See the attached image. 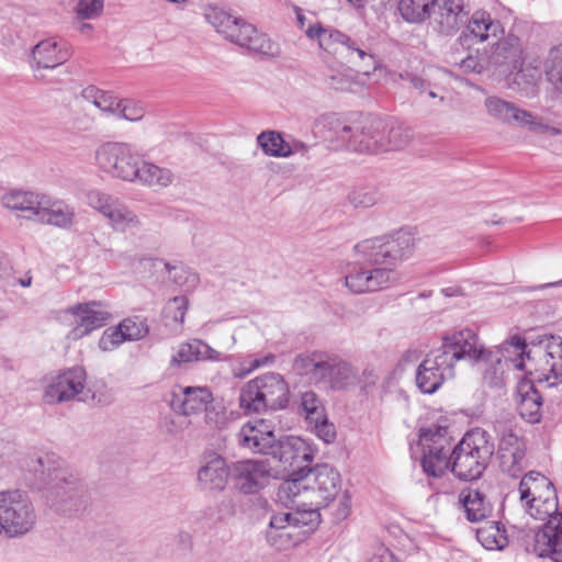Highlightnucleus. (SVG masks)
Segmentation results:
<instances>
[{
  "label": "nucleus",
  "mask_w": 562,
  "mask_h": 562,
  "mask_svg": "<svg viewBox=\"0 0 562 562\" xmlns=\"http://www.w3.org/2000/svg\"><path fill=\"white\" fill-rule=\"evenodd\" d=\"M419 446L423 450L422 467L426 474L438 477L450 469L464 481L476 480L483 474L495 449L488 432L482 428L470 430L452 448L448 427L440 425L422 428Z\"/></svg>",
  "instance_id": "1"
},
{
  "label": "nucleus",
  "mask_w": 562,
  "mask_h": 562,
  "mask_svg": "<svg viewBox=\"0 0 562 562\" xmlns=\"http://www.w3.org/2000/svg\"><path fill=\"white\" fill-rule=\"evenodd\" d=\"M414 248L413 237L403 231L391 237L366 239L355 246V251L373 268L348 273L345 286L352 293H367L389 289L400 281L394 269L397 262L407 258Z\"/></svg>",
  "instance_id": "2"
},
{
  "label": "nucleus",
  "mask_w": 562,
  "mask_h": 562,
  "mask_svg": "<svg viewBox=\"0 0 562 562\" xmlns=\"http://www.w3.org/2000/svg\"><path fill=\"white\" fill-rule=\"evenodd\" d=\"M325 139L336 143L337 149L381 154L404 149L411 143L412 131L394 119L369 116L347 123L337 117L328 120Z\"/></svg>",
  "instance_id": "3"
},
{
  "label": "nucleus",
  "mask_w": 562,
  "mask_h": 562,
  "mask_svg": "<svg viewBox=\"0 0 562 562\" xmlns=\"http://www.w3.org/2000/svg\"><path fill=\"white\" fill-rule=\"evenodd\" d=\"M29 470L38 480V490L45 504L58 514L79 510L85 504L86 486L72 471L61 468L48 457L32 459Z\"/></svg>",
  "instance_id": "4"
},
{
  "label": "nucleus",
  "mask_w": 562,
  "mask_h": 562,
  "mask_svg": "<svg viewBox=\"0 0 562 562\" xmlns=\"http://www.w3.org/2000/svg\"><path fill=\"white\" fill-rule=\"evenodd\" d=\"M204 15L207 23L232 43L266 57L273 58L280 55V47L276 42L241 18L217 7L206 8Z\"/></svg>",
  "instance_id": "5"
},
{
  "label": "nucleus",
  "mask_w": 562,
  "mask_h": 562,
  "mask_svg": "<svg viewBox=\"0 0 562 562\" xmlns=\"http://www.w3.org/2000/svg\"><path fill=\"white\" fill-rule=\"evenodd\" d=\"M305 475L311 513L328 507L338 498L333 519L336 522L345 520L351 510V497L347 491L341 493L340 473L329 464H317L310 468Z\"/></svg>",
  "instance_id": "6"
},
{
  "label": "nucleus",
  "mask_w": 562,
  "mask_h": 562,
  "mask_svg": "<svg viewBox=\"0 0 562 562\" xmlns=\"http://www.w3.org/2000/svg\"><path fill=\"white\" fill-rule=\"evenodd\" d=\"M310 40L317 41L319 48L335 59L359 67L374 68L375 58L370 47L361 41L333 29L316 23L305 30Z\"/></svg>",
  "instance_id": "7"
},
{
  "label": "nucleus",
  "mask_w": 562,
  "mask_h": 562,
  "mask_svg": "<svg viewBox=\"0 0 562 562\" xmlns=\"http://www.w3.org/2000/svg\"><path fill=\"white\" fill-rule=\"evenodd\" d=\"M290 390L284 378L277 372L263 373L248 381L240 390L239 406L245 413H262L284 408Z\"/></svg>",
  "instance_id": "8"
},
{
  "label": "nucleus",
  "mask_w": 562,
  "mask_h": 562,
  "mask_svg": "<svg viewBox=\"0 0 562 562\" xmlns=\"http://www.w3.org/2000/svg\"><path fill=\"white\" fill-rule=\"evenodd\" d=\"M37 513L26 492L9 490L0 492V535L20 538L36 526Z\"/></svg>",
  "instance_id": "9"
},
{
  "label": "nucleus",
  "mask_w": 562,
  "mask_h": 562,
  "mask_svg": "<svg viewBox=\"0 0 562 562\" xmlns=\"http://www.w3.org/2000/svg\"><path fill=\"white\" fill-rule=\"evenodd\" d=\"M140 154L127 142L108 140L94 150V166L112 179L131 183Z\"/></svg>",
  "instance_id": "10"
},
{
  "label": "nucleus",
  "mask_w": 562,
  "mask_h": 562,
  "mask_svg": "<svg viewBox=\"0 0 562 562\" xmlns=\"http://www.w3.org/2000/svg\"><path fill=\"white\" fill-rule=\"evenodd\" d=\"M526 506L530 516L546 521L535 535V553L540 558L554 553L557 543L562 540V513L559 510L558 496L526 503Z\"/></svg>",
  "instance_id": "11"
},
{
  "label": "nucleus",
  "mask_w": 562,
  "mask_h": 562,
  "mask_svg": "<svg viewBox=\"0 0 562 562\" xmlns=\"http://www.w3.org/2000/svg\"><path fill=\"white\" fill-rule=\"evenodd\" d=\"M86 199L87 204L105 217L115 232L138 231L144 225L139 215L117 196L94 189L87 192Z\"/></svg>",
  "instance_id": "12"
},
{
  "label": "nucleus",
  "mask_w": 562,
  "mask_h": 562,
  "mask_svg": "<svg viewBox=\"0 0 562 562\" xmlns=\"http://www.w3.org/2000/svg\"><path fill=\"white\" fill-rule=\"evenodd\" d=\"M269 456L277 462L278 472L282 475L305 473L314 457L310 445L295 436L277 440Z\"/></svg>",
  "instance_id": "13"
},
{
  "label": "nucleus",
  "mask_w": 562,
  "mask_h": 562,
  "mask_svg": "<svg viewBox=\"0 0 562 562\" xmlns=\"http://www.w3.org/2000/svg\"><path fill=\"white\" fill-rule=\"evenodd\" d=\"M454 369L456 362L462 359L487 362L492 353L481 344L477 335L471 329H462L442 338L437 349Z\"/></svg>",
  "instance_id": "14"
},
{
  "label": "nucleus",
  "mask_w": 562,
  "mask_h": 562,
  "mask_svg": "<svg viewBox=\"0 0 562 562\" xmlns=\"http://www.w3.org/2000/svg\"><path fill=\"white\" fill-rule=\"evenodd\" d=\"M484 105L488 115L503 123H516L521 127H527L529 131L542 134L559 135L561 133L559 128L544 124L532 113L498 97H487Z\"/></svg>",
  "instance_id": "15"
},
{
  "label": "nucleus",
  "mask_w": 562,
  "mask_h": 562,
  "mask_svg": "<svg viewBox=\"0 0 562 562\" xmlns=\"http://www.w3.org/2000/svg\"><path fill=\"white\" fill-rule=\"evenodd\" d=\"M87 374L83 368L74 367L46 379L43 400L47 404H57L82 396L86 386Z\"/></svg>",
  "instance_id": "16"
},
{
  "label": "nucleus",
  "mask_w": 562,
  "mask_h": 562,
  "mask_svg": "<svg viewBox=\"0 0 562 562\" xmlns=\"http://www.w3.org/2000/svg\"><path fill=\"white\" fill-rule=\"evenodd\" d=\"M538 382L557 386L562 382V337L543 336L538 342L535 359Z\"/></svg>",
  "instance_id": "17"
},
{
  "label": "nucleus",
  "mask_w": 562,
  "mask_h": 562,
  "mask_svg": "<svg viewBox=\"0 0 562 562\" xmlns=\"http://www.w3.org/2000/svg\"><path fill=\"white\" fill-rule=\"evenodd\" d=\"M231 476L240 493L255 494L269 483L273 474L267 461L246 459L231 464Z\"/></svg>",
  "instance_id": "18"
},
{
  "label": "nucleus",
  "mask_w": 562,
  "mask_h": 562,
  "mask_svg": "<svg viewBox=\"0 0 562 562\" xmlns=\"http://www.w3.org/2000/svg\"><path fill=\"white\" fill-rule=\"evenodd\" d=\"M454 376V369L436 349L429 352L417 368L416 385L420 392L432 394L446 380Z\"/></svg>",
  "instance_id": "19"
},
{
  "label": "nucleus",
  "mask_w": 562,
  "mask_h": 562,
  "mask_svg": "<svg viewBox=\"0 0 562 562\" xmlns=\"http://www.w3.org/2000/svg\"><path fill=\"white\" fill-rule=\"evenodd\" d=\"M231 476V465L217 452H209L202 457L196 471V483L201 491L206 493L223 492Z\"/></svg>",
  "instance_id": "20"
},
{
  "label": "nucleus",
  "mask_w": 562,
  "mask_h": 562,
  "mask_svg": "<svg viewBox=\"0 0 562 562\" xmlns=\"http://www.w3.org/2000/svg\"><path fill=\"white\" fill-rule=\"evenodd\" d=\"M274 430L276 426L272 422L258 418L243 425L236 435L237 442L254 453L269 456L277 441Z\"/></svg>",
  "instance_id": "21"
},
{
  "label": "nucleus",
  "mask_w": 562,
  "mask_h": 562,
  "mask_svg": "<svg viewBox=\"0 0 562 562\" xmlns=\"http://www.w3.org/2000/svg\"><path fill=\"white\" fill-rule=\"evenodd\" d=\"M67 313L76 317V325L68 334V338L71 340H79L89 335L94 329L103 326L110 317V313L102 308L100 302L95 301L76 304L69 307Z\"/></svg>",
  "instance_id": "22"
},
{
  "label": "nucleus",
  "mask_w": 562,
  "mask_h": 562,
  "mask_svg": "<svg viewBox=\"0 0 562 562\" xmlns=\"http://www.w3.org/2000/svg\"><path fill=\"white\" fill-rule=\"evenodd\" d=\"M212 402V392L206 386L176 385L171 391L170 407L182 416L199 414Z\"/></svg>",
  "instance_id": "23"
},
{
  "label": "nucleus",
  "mask_w": 562,
  "mask_h": 562,
  "mask_svg": "<svg viewBox=\"0 0 562 562\" xmlns=\"http://www.w3.org/2000/svg\"><path fill=\"white\" fill-rule=\"evenodd\" d=\"M526 348L525 338L514 335L502 345L490 349L492 355L488 356L487 362L495 363L498 367L494 370L495 383L499 379L498 374L503 373V363H510L517 370H527L525 359L530 360V353L526 351Z\"/></svg>",
  "instance_id": "24"
},
{
  "label": "nucleus",
  "mask_w": 562,
  "mask_h": 562,
  "mask_svg": "<svg viewBox=\"0 0 562 562\" xmlns=\"http://www.w3.org/2000/svg\"><path fill=\"white\" fill-rule=\"evenodd\" d=\"M44 198L45 193L38 191L10 189L1 195L0 202L9 212L27 221L36 222Z\"/></svg>",
  "instance_id": "25"
},
{
  "label": "nucleus",
  "mask_w": 562,
  "mask_h": 562,
  "mask_svg": "<svg viewBox=\"0 0 562 562\" xmlns=\"http://www.w3.org/2000/svg\"><path fill=\"white\" fill-rule=\"evenodd\" d=\"M469 13L465 0H436L431 19L441 34L450 35L464 24Z\"/></svg>",
  "instance_id": "26"
},
{
  "label": "nucleus",
  "mask_w": 562,
  "mask_h": 562,
  "mask_svg": "<svg viewBox=\"0 0 562 562\" xmlns=\"http://www.w3.org/2000/svg\"><path fill=\"white\" fill-rule=\"evenodd\" d=\"M499 467L512 477H517L525 468L526 445L512 430L505 431L498 443Z\"/></svg>",
  "instance_id": "27"
},
{
  "label": "nucleus",
  "mask_w": 562,
  "mask_h": 562,
  "mask_svg": "<svg viewBox=\"0 0 562 562\" xmlns=\"http://www.w3.org/2000/svg\"><path fill=\"white\" fill-rule=\"evenodd\" d=\"M70 56L71 50L65 42L46 38L32 48L30 65L33 69H54L65 64Z\"/></svg>",
  "instance_id": "28"
},
{
  "label": "nucleus",
  "mask_w": 562,
  "mask_h": 562,
  "mask_svg": "<svg viewBox=\"0 0 562 562\" xmlns=\"http://www.w3.org/2000/svg\"><path fill=\"white\" fill-rule=\"evenodd\" d=\"M357 379L358 372L351 363L338 356L327 355L317 382L341 391L355 385Z\"/></svg>",
  "instance_id": "29"
},
{
  "label": "nucleus",
  "mask_w": 562,
  "mask_h": 562,
  "mask_svg": "<svg viewBox=\"0 0 562 562\" xmlns=\"http://www.w3.org/2000/svg\"><path fill=\"white\" fill-rule=\"evenodd\" d=\"M173 180L175 175L171 169L159 166L151 160L143 159L140 156L131 183L157 191L168 188Z\"/></svg>",
  "instance_id": "30"
},
{
  "label": "nucleus",
  "mask_w": 562,
  "mask_h": 562,
  "mask_svg": "<svg viewBox=\"0 0 562 562\" xmlns=\"http://www.w3.org/2000/svg\"><path fill=\"white\" fill-rule=\"evenodd\" d=\"M277 492L278 501L286 507H295L297 510L310 512L308 485L305 473L285 475Z\"/></svg>",
  "instance_id": "31"
},
{
  "label": "nucleus",
  "mask_w": 562,
  "mask_h": 562,
  "mask_svg": "<svg viewBox=\"0 0 562 562\" xmlns=\"http://www.w3.org/2000/svg\"><path fill=\"white\" fill-rule=\"evenodd\" d=\"M76 218V210L72 205L63 200H53L45 194L36 223L68 229L75 225Z\"/></svg>",
  "instance_id": "32"
},
{
  "label": "nucleus",
  "mask_w": 562,
  "mask_h": 562,
  "mask_svg": "<svg viewBox=\"0 0 562 562\" xmlns=\"http://www.w3.org/2000/svg\"><path fill=\"white\" fill-rule=\"evenodd\" d=\"M222 353L201 339H192L178 346L171 356L170 368H181L198 361H221Z\"/></svg>",
  "instance_id": "33"
},
{
  "label": "nucleus",
  "mask_w": 562,
  "mask_h": 562,
  "mask_svg": "<svg viewBox=\"0 0 562 562\" xmlns=\"http://www.w3.org/2000/svg\"><path fill=\"white\" fill-rule=\"evenodd\" d=\"M522 63V46L515 35H508L499 41L488 60L491 65L507 66L510 71L518 70V72L521 71Z\"/></svg>",
  "instance_id": "34"
},
{
  "label": "nucleus",
  "mask_w": 562,
  "mask_h": 562,
  "mask_svg": "<svg viewBox=\"0 0 562 562\" xmlns=\"http://www.w3.org/2000/svg\"><path fill=\"white\" fill-rule=\"evenodd\" d=\"M520 499L525 503L539 502L557 496L552 482L543 474L530 471L519 484Z\"/></svg>",
  "instance_id": "35"
},
{
  "label": "nucleus",
  "mask_w": 562,
  "mask_h": 562,
  "mask_svg": "<svg viewBox=\"0 0 562 562\" xmlns=\"http://www.w3.org/2000/svg\"><path fill=\"white\" fill-rule=\"evenodd\" d=\"M520 416L529 423H538L541 417L542 396L529 381L519 383L516 397Z\"/></svg>",
  "instance_id": "36"
},
{
  "label": "nucleus",
  "mask_w": 562,
  "mask_h": 562,
  "mask_svg": "<svg viewBox=\"0 0 562 562\" xmlns=\"http://www.w3.org/2000/svg\"><path fill=\"white\" fill-rule=\"evenodd\" d=\"M461 503L465 517L471 522H479L486 519L492 513V504L479 490L467 487L460 492Z\"/></svg>",
  "instance_id": "37"
},
{
  "label": "nucleus",
  "mask_w": 562,
  "mask_h": 562,
  "mask_svg": "<svg viewBox=\"0 0 562 562\" xmlns=\"http://www.w3.org/2000/svg\"><path fill=\"white\" fill-rule=\"evenodd\" d=\"M503 32L501 22L492 19L491 14L483 10L475 11L467 24V33L481 43L491 37L496 38Z\"/></svg>",
  "instance_id": "38"
},
{
  "label": "nucleus",
  "mask_w": 562,
  "mask_h": 562,
  "mask_svg": "<svg viewBox=\"0 0 562 562\" xmlns=\"http://www.w3.org/2000/svg\"><path fill=\"white\" fill-rule=\"evenodd\" d=\"M476 538L487 550H502L508 544L504 526L491 521L476 530Z\"/></svg>",
  "instance_id": "39"
},
{
  "label": "nucleus",
  "mask_w": 562,
  "mask_h": 562,
  "mask_svg": "<svg viewBox=\"0 0 562 562\" xmlns=\"http://www.w3.org/2000/svg\"><path fill=\"white\" fill-rule=\"evenodd\" d=\"M436 0H401L400 12L408 22H422L432 16Z\"/></svg>",
  "instance_id": "40"
},
{
  "label": "nucleus",
  "mask_w": 562,
  "mask_h": 562,
  "mask_svg": "<svg viewBox=\"0 0 562 562\" xmlns=\"http://www.w3.org/2000/svg\"><path fill=\"white\" fill-rule=\"evenodd\" d=\"M257 144L262 151L270 157L288 158V140L281 133L276 131H263L257 136Z\"/></svg>",
  "instance_id": "41"
},
{
  "label": "nucleus",
  "mask_w": 562,
  "mask_h": 562,
  "mask_svg": "<svg viewBox=\"0 0 562 562\" xmlns=\"http://www.w3.org/2000/svg\"><path fill=\"white\" fill-rule=\"evenodd\" d=\"M327 353L313 352L311 355H299L293 362L294 370L301 375H307L317 382L322 373Z\"/></svg>",
  "instance_id": "42"
},
{
  "label": "nucleus",
  "mask_w": 562,
  "mask_h": 562,
  "mask_svg": "<svg viewBox=\"0 0 562 562\" xmlns=\"http://www.w3.org/2000/svg\"><path fill=\"white\" fill-rule=\"evenodd\" d=\"M82 97L91 102L102 112L115 115L121 99L108 91H102L95 87H88L82 91Z\"/></svg>",
  "instance_id": "43"
},
{
  "label": "nucleus",
  "mask_w": 562,
  "mask_h": 562,
  "mask_svg": "<svg viewBox=\"0 0 562 562\" xmlns=\"http://www.w3.org/2000/svg\"><path fill=\"white\" fill-rule=\"evenodd\" d=\"M296 529H267L266 537L270 546L278 550H286L295 546L301 537L295 532Z\"/></svg>",
  "instance_id": "44"
},
{
  "label": "nucleus",
  "mask_w": 562,
  "mask_h": 562,
  "mask_svg": "<svg viewBox=\"0 0 562 562\" xmlns=\"http://www.w3.org/2000/svg\"><path fill=\"white\" fill-rule=\"evenodd\" d=\"M300 407L304 412L305 418L308 423L312 420H319L325 414V407L321 398L313 391H306L301 394Z\"/></svg>",
  "instance_id": "45"
},
{
  "label": "nucleus",
  "mask_w": 562,
  "mask_h": 562,
  "mask_svg": "<svg viewBox=\"0 0 562 562\" xmlns=\"http://www.w3.org/2000/svg\"><path fill=\"white\" fill-rule=\"evenodd\" d=\"M547 76L554 89L562 93V43L550 52Z\"/></svg>",
  "instance_id": "46"
},
{
  "label": "nucleus",
  "mask_w": 562,
  "mask_h": 562,
  "mask_svg": "<svg viewBox=\"0 0 562 562\" xmlns=\"http://www.w3.org/2000/svg\"><path fill=\"white\" fill-rule=\"evenodd\" d=\"M189 307V301L186 296H175L167 302L164 307V317L166 321L176 324H183Z\"/></svg>",
  "instance_id": "47"
},
{
  "label": "nucleus",
  "mask_w": 562,
  "mask_h": 562,
  "mask_svg": "<svg viewBox=\"0 0 562 562\" xmlns=\"http://www.w3.org/2000/svg\"><path fill=\"white\" fill-rule=\"evenodd\" d=\"M126 341L139 340L148 334V326L139 317H130L119 324Z\"/></svg>",
  "instance_id": "48"
},
{
  "label": "nucleus",
  "mask_w": 562,
  "mask_h": 562,
  "mask_svg": "<svg viewBox=\"0 0 562 562\" xmlns=\"http://www.w3.org/2000/svg\"><path fill=\"white\" fill-rule=\"evenodd\" d=\"M145 115V108L140 102L131 99H121L114 116L128 122H139Z\"/></svg>",
  "instance_id": "49"
},
{
  "label": "nucleus",
  "mask_w": 562,
  "mask_h": 562,
  "mask_svg": "<svg viewBox=\"0 0 562 562\" xmlns=\"http://www.w3.org/2000/svg\"><path fill=\"white\" fill-rule=\"evenodd\" d=\"M300 513H280L271 516L268 529H297L306 522L301 519Z\"/></svg>",
  "instance_id": "50"
},
{
  "label": "nucleus",
  "mask_w": 562,
  "mask_h": 562,
  "mask_svg": "<svg viewBox=\"0 0 562 562\" xmlns=\"http://www.w3.org/2000/svg\"><path fill=\"white\" fill-rule=\"evenodd\" d=\"M104 9V0H79L75 12L81 20H93L99 18Z\"/></svg>",
  "instance_id": "51"
},
{
  "label": "nucleus",
  "mask_w": 562,
  "mask_h": 562,
  "mask_svg": "<svg viewBox=\"0 0 562 562\" xmlns=\"http://www.w3.org/2000/svg\"><path fill=\"white\" fill-rule=\"evenodd\" d=\"M126 341L120 326L105 329L99 340V347L103 351H111Z\"/></svg>",
  "instance_id": "52"
},
{
  "label": "nucleus",
  "mask_w": 562,
  "mask_h": 562,
  "mask_svg": "<svg viewBox=\"0 0 562 562\" xmlns=\"http://www.w3.org/2000/svg\"><path fill=\"white\" fill-rule=\"evenodd\" d=\"M348 200L355 207H371L379 199L374 190L358 189L349 193Z\"/></svg>",
  "instance_id": "53"
},
{
  "label": "nucleus",
  "mask_w": 562,
  "mask_h": 562,
  "mask_svg": "<svg viewBox=\"0 0 562 562\" xmlns=\"http://www.w3.org/2000/svg\"><path fill=\"white\" fill-rule=\"evenodd\" d=\"M274 361H276V356L272 353H268V355L261 356V357L249 356L248 357V367L245 369L235 370L233 374L235 378L241 379L257 369L271 366Z\"/></svg>",
  "instance_id": "54"
},
{
  "label": "nucleus",
  "mask_w": 562,
  "mask_h": 562,
  "mask_svg": "<svg viewBox=\"0 0 562 562\" xmlns=\"http://www.w3.org/2000/svg\"><path fill=\"white\" fill-rule=\"evenodd\" d=\"M204 412V422L210 429L222 430L227 427L228 419L226 413L222 409H216L214 406H206Z\"/></svg>",
  "instance_id": "55"
},
{
  "label": "nucleus",
  "mask_w": 562,
  "mask_h": 562,
  "mask_svg": "<svg viewBox=\"0 0 562 562\" xmlns=\"http://www.w3.org/2000/svg\"><path fill=\"white\" fill-rule=\"evenodd\" d=\"M310 424L313 426L317 436L325 442L329 443L336 438L335 426L328 423L325 414L319 420H312Z\"/></svg>",
  "instance_id": "56"
},
{
  "label": "nucleus",
  "mask_w": 562,
  "mask_h": 562,
  "mask_svg": "<svg viewBox=\"0 0 562 562\" xmlns=\"http://www.w3.org/2000/svg\"><path fill=\"white\" fill-rule=\"evenodd\" d=\"M173 280L178 285L184 288L186 291H191L195 289L200 282L198 273L183 268L176 270Z\"/></svg>",
  "instance_id": "57"
},
{
  "label": "nucleus",
  "mask_w": 562,
  "mask_h": 562,
  "mask_svg": "<svg viewBox=\"0 0 562 562\" xmlns=\"http://www.w3.org/2000/svg\"><path fill=\"white\" fill-rule=\"evenodd\" d=\"M327 85L335 90L346 91L351 88L352 76L351 74H333L326 78Z\"/></svg>",
  "instance_id": "58"
},
{
  "label": "nucleus",
  "mask_w": 562,
  "mask_h": 562,
  "mask_svg": "<svg viewBox=\"0 0 562 562\" xmlns=\"http://www.w3.org/2000/svg\"><path fill=\"white\" fill-rule=\"evenodd\" d=\"M486 67V61L479 59L475 56L469 55L460 61V68L464 72L481 74Z\"/></svg>",
  "instance_id": "59"
},
{
  "label": "nucleus",
  "mask_w": 562,
  "mask_h": 562,
  "mask_svg": "<svg viewBox=\"0 0 562 562\" xmlns=\"http://www.w3.org/2000/svg\"><path fill=\"white\" fill-rule=\"evenodd\" d=\"M369 562H400L396 557L393 554V552L383 547L380 546L375 549L372 557L370 558Z\"/></svg>",
  "instance_id": "60"
},
{
  "label": "nucleus",
  "mask_w": 562,
  "mask_h": 562,
  "mask_svg": "<svg viewBox=\"0 0 562 562\" xmlns=\"http://www.w3.org/2000/svg\"><path fill=\"white\" fill-rule=\"evenodd\" d=\"M286 149L289 150V157L296 154H300L305 157L310 151V146L302 140L291 139L288 140Z\"/></svg>",
  "instance_id": "61"
},
{
  "label": "nucleus",
  "mask_w": 562,
  "mask_h": 562,
  "mask_svg": "<svg viewBox=\"0 0 562 562\" xmlns=\"http://www.w3.org/2000/svg\"><path fill=\"white\" fill-rule=\"evenodd\" d=\"M546 557H550L554 562H562V540L555 546V552L548 553Z\"/></svg>",
  "instance_id": "62"
},
{
  "label": "nucleus",
  "mask_w": 562,
  "mask_h": 562,
  "mask_svg": "<svg viewBox=\"0 0 562 562\" xmlns=\"http://www.w3.org/2000/svg\"><path fill=\"white\" fill-rule=\"evenodd\" d=\"M411 83H412V86L415 89H417L419 91H424L425 90L426 82L422 78H419V77H416V76L412 77Z\"/></svg>",
  "instance_id": "63"
},
{
  "label": "nucleus",
  "mask_w": 562,
  "mask_h": 562,
  "mask_svg": "<svg viewBox=\"0 0 562 562\" xmlns=\"http://www.w3.org/2000/svg\"><path fill=\"white\" fill-rule=\"evenodd\" d=\"M32 283V277L31 276H26L24 278H21L19 279V284L23 288H27L30 286Z\"/></svg>",
  "instance_id": "64"
}]
</instances>
